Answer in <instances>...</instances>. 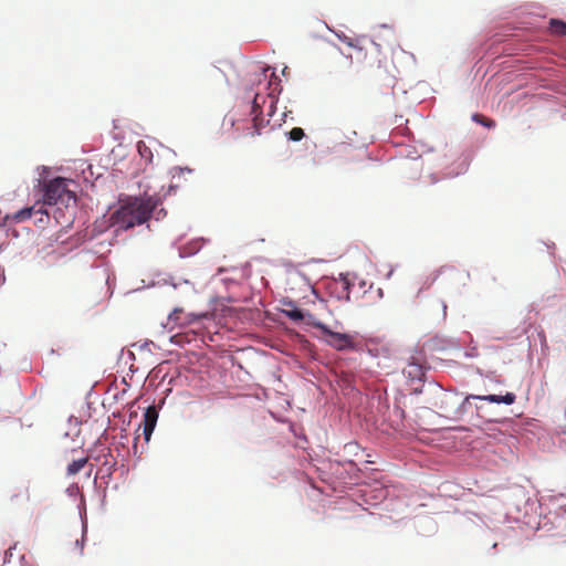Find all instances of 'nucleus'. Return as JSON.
I'll return each mask as SVG.
<instances>
[{
	"instance_id": "1",
	"label": "nucleus",
	"mask_w": 566,
	"mask_h": 566,
	"mask_svg": "<svg viewBox=\"0 0 566 566\" xmlns=\"http://www.w3.org/2000/svg\"><path fill=\"white\" fill-rule=\"evenodd\" d=\"M243 91L242 99L249 106V115L254 128L253 134L261 135L262 128L270 124V119L264 120L263 118V107L269 99L266 116L274 115L279 95L282 92L281 80L270 66L253 65L249 71V80L244 84Z\"/></svg>"
},
{
	"instance_id": "2",
	"label": "nucleus",
	"mask_w": 566,
	"mask_h": 566,
	"mask_svg": "<svg viewBox=\"0 0 566 566\" xmlns=\"http://www.w3.org/2000/svg\"><path fill=\"white\" fill-rule=\"evenodd\" d=\"M159 202V199L154 196H125L119 199L114 210L104 214L101 221H96L95 229L103 232L112 228L114 234L118 235L120 232L148 222L153 216L156 220H161L167 212L164 208L157 210Z\"/></svg>"
},
{
	"instance_id": "3",
	"label": "nucleus",
	"mask_w": 566,
	"mask_h": 566,
	"mask_svg": "<svg viewBox=\"0 0 566 566\" xmlns=\"http://www.w3.org/2000/svg\"><path fill=\"white\" fill-rule=\"evenodd\" d=\"M38 169H41L40 178L38 179V187L41 192L43 205L67 206L71 200L75 201V192L69 189V185L73 182L72 179L62 176L46 179L45 175L49 172V167L41 166Z\"/></svg>"
},
{
	"instance_id": "4",
	"label": "nucleus",
	"mask_w": 566,
	"mask_h": 566,
	"mask_svg": "<svg viewBox=\"0 0 566 566\" xmlns=\"http://www.w3.org/2000/svg\"><path fill=\"white\" fill-rule=\"evenodd\" d=\"M516 395L514 392L507 391L504 395H463V399L461 400V412L459 417V421L468 422L472 426H478V410L480 402L488 403H503L506 406H511L515 402Z\"/></svg>"
},
{
	"instance_id": "5",
	"label": "nucleus",
	"mask_w": 566,
	"mask_h": 566,
	"mask_svg": "<svg viewBox=\"0 0 566 566\" xmlns=\"http://www.w3.org/2000/svg\"><path fill=\"white\" fill-rule=\"evenodd\" d=\"M7 237L8 241L0 244V253H6L10 261L17 263L31 254L33 240L30 228H9Z\"/></svg>"
},
{
	"instance_id": "6",
	"label": "nucleus",
	"mask_w": 566,
	"mask_h": 566,
	"mask_svg": "<svg viewBox=\"0 0 566 566\" xmlns=\"http://www.w3.org/2000/svg\"><path fill=\"white\" fill-rule=\"evenodd\" d=\"M428 367L420 364L416 357H411L407 366L402 369L406 384L410 387L411 395H420L427 381Z\"/></svg>"
},
{
	"instance_id": "7",
	"label": "nucleus",
	"mask_w": 566,
	"mask_h": 566,
	"mask_svg": "<svg viewBox=\"0 0 566 566\" xmlns=\"http://www.w3.org/2000/svg\"><path fill=\"white\" fill-rule=\"evenodd\" d=\"M429 386L437 387L439 390H442L438 384L430 382ZM463 392L459 391H440L439 397V409L442 411V415L452 421H459L460 412H461V400L463 399Z\"/></svg>"
},
{
	"instance_id": "8",
	"label": "nucleus",
	"mask_w": 566,
	"mask_h": 566,
	"mask_svg": "<svg viewBox=\"0 0 566 566\" xmlns=\"http://www.w3.org/2000/svg\"><path fill=\"white\" fill-rule=\"evenodd\" d=\"M524 523L530 528L536 531L544 530L547 533L556 531V533H559L565 528L564 524L566 523V510H564L562 514L558 512H549L547 515L530 517Z\"/></svg>"
},
{
	"instance_id": "9",
	"label": "nucleus",
	"mask_w": 566,
	"mask_h": 566,
	"mask_svg": "<svg viewBox=\"0 0 566 566\" xmlns=\"http://www.w3.org/2000/svg\"><path fill=\"white\" fill-rule=\"evenodd\" d=\"M471 163V154L467 151L444 154V160L440 166L444 169L443 178H454L468 171Z\"/></svg>"
},
{
	"instance_id": "10",
	"label": "nucleus",
	"mask_w": 566,
	"mask_h": 566,
	"mask_svg": "<svg viewBox=\"0 0 566 566\" xmlns=\"http://www.w3.org/2000/svg\"><path fill=\"white\" fill-rule=\"evenodd\" d=\"M318 338L338 352L355 350L357 348L353 335L333 331L329 326H322V335Z\"/></svg>"
},
{
	"instance_id": "11",
	"label": "nucleus",
	"mask_w": 566,
	"mask_h": 566,
	"mask_svg": "<svg viewBox=\"0 0 566 566\" xmlns=\"http://www.w3.org/2000/svg\"><path fill=\"white\" fill-rule=\"evenodd\" d=\"M357 279L356 274L349 272L339 273L338 277H333L327 283V289L332 296L338 301H350V292L354 286V280Z\"/></svg>"
},
{
	"instance_id": "12",
	"label": "nucleus",
	"mask_w": 566,
	"mask_h": 566,
	"mask_svg": "<svg viewBox=\"0 0 566 566\" xmlns=\"http://www.w3.org/2000/svg\"><path fill=\"white\" fill-rule=\"evenodd\" d=\"M170 391H171V389L168 388L166 390V396L159 401L158 405L151 403L145 409V411L143 413V436H144L145 442L150 441L151 434H153V432L156 428L157 421H158L159 411L163 408V406L165 405L166 397L169 395Z\"/></svg>"
},
{
	"instance_id": "13",
	"label": "nucleus",
	"mask_w": 566,
	"mask_h": 566,
	"mask_svg": "<svg viewBox=\"0 0 566 566\" xmlns=\"http://www.w3.org/2000/svg\"><path fill=\"white\" fill-rule=\"evenodd\" d=\"M429 347L432 350L441 352L451 348H460V343L453 337L436 335L429 339Z\"/></svg>"
},
{
	"instance_id": "14",
	"label": "nucleus",
	"mask_w": 566,
	"mask_h": 566,
	"mask_svg": "<svg viewBox=\"0 0 566 566\" xmlns=\"http://www.w3.org/2000/svg\"><path fill=\"white\" fill-rule=\"evenodd\" d=\"M205 243L203 238H198L190 241L188 244L179 248V258L185 259L198 253Z\"/></svg>"
},
{
	"instance_id": "15",
	"label": "nucleus",
	"mask_w": 566,
	"mask_h": 566,
	"mask_svg": "<svg viewBox=\"0 0 566 566\" xmlns=\"http://www.w3.org/2000/svg\"><path fill=\"white\" fill-rule=\"evenodd\" d=\"M289 305V308L282 311V313L293 322H302L304 319L305 313L307 310L298 307L294 302L289 301L285 302Z\"/></svg>"
},
{
	"instance_id": "16",
	"label": "nucleus",
	"mask_w": 566,
	"mask_h": 566,
	"mask_svg": "<svg viewBox=\"0 0 566 566\" xmlns=\"http://www.w3.org/2000/svg\"><path fill=\"white\" fill-rule=\"evenodd\" d=\"M497 420L494 418V410L492 407L485 405V402H480L478 410V427L482 422H496Z\"/></svg>"
},
{
	"instance_id": "17",
	"label": "nucleus",
	"mask_w": 566,
	"mask_h": 566,
	"mask_svg": "<svg viewBox=\"0 0 566 566\" xmlns=\"http://www.w3.org/2000/svg\"><path fill=\"white\" fill-rule=\"evenodd\" d=\"M39 212H41V208L35 209V206L24 207V208L20 209L19 211H17L12 216V219L18 223H21L28 219H32L33 217H36Z\"/></svg>"
},
{
	"instance_id": "18",
	"label": "nucleus",
	"mask_w": 566,
	"mask_h": 566,
	"mask_svg": "<svg viewBox=\"0 0 566 566\" xmlns=\"http://www.w3.org/2000/svg\"><path fill=\"white\" fill-rule=\"evenodd\" d=\"M80 509V517L82 523V536L80 539H76L75 546L80 548V555H83V548L86 541V533H87V520H86V512L85 507L78 506Z\"/></svg>"
},
{
	"instance_id": "19",
	"label": "nucleus",
	"mask_w": 566,
	"mask_h": 566,
	"mask_svg": "<svg viewBox=\"0 0 566 566\" xmlns=\"http://www.w3.org/2000/svg\"><path fill=\"white\" fill-rule=\"evenodd\" d=\"M549 30L554 35L566 36V22L560 19H551Z\"/></svg>"
},
{
	"instance_id": "20",
	"label": "nucleus",
	"mask_w": 566,
	"mask_h": 566,
	"mask_svg": "<svg viewBox=\"0 0 566 566\" xmlns=\"http://www.w3.org/2000/svg\"><path fill=\"white\" fill-rule=\"evenodd\" d=\"M86 463H87L86 458H80V459L73 460L71 463H69V465L66 468L67 475H74V474L78 473L85 467Z\"/></svg>"
},
{
	"instance_id": "21",
	"label": "nucleus",
	"mask_w": 566,
	"mask_h": 566,
	"mask_svg": "<svg viewBox=\"0 0 566 566\" xmlns=\"http://www.w3.org/2000/svg\"><path fill=\"white\" fill-rule=\"evenodd\" d=\"M302 323H304L307 326L317 328L321 333H322V326H328L327 324L317 319L316 316L313 315L310 311H306L304 319H302Z\"/></svg>"
},
{
	"instance_id": "22",
	"label": "nucleus",
	"mask_w": 566,
	"mask_h": 566,
	"mask_svg": "<svg viewBox=\"0 0 566 566\" xmlns=\"http://www.w3.org/2000/svg\"><path fill=\"white\" fill-rule=\"evenodd\" d=\"M471 119L474 123L480 124L481 126H483V127H485L488 129H492V128H494L496 126L495 120H493L491 118H488V117H484L483 115H481L479 113L472 114Z\"/></svg>"
},
{
	"instance_id": "23",
	"label": "nucleus",
	"mask_w": 566,
	"mask_h": 566,
	"mask_svg": "<svg viewBox=\"0 0 566 566\" xmlns=\"http://www.w3.org/2000/svg\"><path fill=\"white\" fill-rule=\"evenodd\" d=\"M137 151L139 156L146 161L151 163L153 160V151L151 149L146 145L145 142L139 140L136 145Z\"/></svg>"
},
{
	"instance_id": "24",
	"label": "nucleus",
	"mask_w": 566,
	"mask_h": 566,
	"mask_svg": "<svg viewBox=\"0 0 566 566\" xmlns=\"http://www.w3.org/2000/svg\"><path fill=\"white\" fill-rule=\"evenodd\" d=\"M343 134L338 130H333L331 132V140L332 142H335V146L333 147L334 150H336L337 147H346V146H349L350 143L348 140H350L349 137H345V139L342 138Z\"/></svg>"
},
{
	"instance_id": "25",
	"label": "nucleus",
	"mask_w": 566,
	"mask_h": 566,
	"mask_svg": "<svg viewBox=\"0 0 566 566\" xmlns=\"http://www.w3.org/2000/svg\"><path fill=\"white\" fill-rule=\"evenodd\" d=\"M332 469H334L335 467H344L345 468V471L349 474H353L354 472H356L358 470L357 468V464L353 461V460H344V461H335L333 462L332 464Z\"/></svg>"
},
{
	"instance_id": "26",
	"label": "nucleus",
	"mask_w": 566,
	"mask_h": 566,
	"mask_svg": "<svg viewBox=\"0 0 566 566\" xmlns=\"http://www.w3.org/2000/svg\"><path fill=\"white\" fill-rule=\"evenodd\" d=\"M285 136L291 142H300L305 137V132L301 127H294L285 133Z\"/></svg>"
},
{
	"instance_id": "27",
	"label": "nucleus",
	"mask_w": 566,
	"mask_h": 566,
	"mask_svg": "<svg viewBox=\"0 0 566 566\" xmlns=\"http://www.w3.org/2000/svg\"><path fill=\"white\" fill-rule=\"evenodd\" d=\"M185 172L192 174L193 169L188 167V166H185V167L174 166L169 170V175L171 176L172 180L177 179V178H180Z\"/></svg>"
},
{
	"instance_id": "28",
	"label": "nucleus",
	"mask_w": 566,
	"mask_h": 566,
	"mask_svg": "<svg viewBox=\"0 0 566 566\" xmlns=\"http://www.w3.org/2000/svg\"><path fill=\"white\" fill-rule=\"evenodd\" d=\"M360 447L357 442H348L344 446V452L346 454H354L356 455Z\"/></svg>"
},
{
	"instance_id": "29",
	"label": "nucleus",
	"mask_w": 566,
	"mask_h": 566,
	"mask_svg": "<svg viewBox=\"0 0 566 566\" xmlns=\"http://www.w3.org/2000/svg\"><path fill=\"white\" fill-rule=\"evenodd\" d=\"M32 219H34V223L38 224V223H44L45 221L49 220V213L48 211H43L41 209V212L38 213L36 217H33Z\"/></svg>"
},
{
	"instance_id": "30",
	"label": "nucleus",
	"mask_w": 566,
	"mask_h": 566,
	"mask_svg": "<svg viewBox=\"0 0 566 566\" xmlns=\"http://www.w3.org/2000/svg\"><path fill=\"white\" fill-rule=\"evenodd\" d=\"M439 276V271L434 272L432 275L428 276L423 283V286L420 289V292L423 290V289H427L429 287L431 284H433L436 282V280L438 279Z\"/></svg>"
},
{
	"instance_id": "31",
	"label": "nucleus",
	"mask_w": 566,
	"mask_h": 566,
	"mask_svg": "<svg viewBox=\"0 0 566 566\" xmlns=\"http://www.w3.org/2000/svg\"><path fill=\"white\" fill-rule=\"evenodd\" d=\"M180 314H181V311L175 310L172 313L169 314L168 319L175 322L176 324H181L179 322Z\"/></svg>"
},
{
	"instance_id": "32",
	"label": "nucleus",
	"mask_w": 566,
	"mask_h": 566,
	"mask_svg": "<svg viewBox=\"0 0 566 566\" xmlns=\"http://www.w3.org/2000/svg\"><path fill=\"white\" fill-rule=\"evenodd\" d=\"M15 548V546H11L9 547L6 552H4V556H3V564H7V563H10L11 558H12V551Z\"/></svg>"
},
{
	"instance_id": "33",
	"label": "nucleus",
	"mask_w": 566,
	"mask_h": 566,
	"mask_svg": "<svg viewBox=\"0 0 566 566\" xmlns=\"http://www.w3.org/2000/svg\"><path fill=\"white\" fill-rule=\"evenodd\" d=\"M478 355H479V352H478V348L475 346L471 347L470 349H468L464 353V356L467 358H474V357H478Z\"/></svg>"
},
{
	"instance_id": "34",
	"label": "nucleus",
	"mask_w": 566,
	"mask_h": 566,
	"mask_svg": "<svg viewBox=\"0 0 566 566\" xmlns=\"http://www.w3.org/2000/svg\"><path fill=\"white\" fill-rule=\"evenodd\" d=\"M293 434L295 436V438H297L298 440H302L304 442H307V438L304 433H298L294 428L291 429Z\"/></svg>"
},
{
	"instance_id": "35",
	"label": "nucleus",
	"mask_w": 566,
	"mask_h": 566,
	"mask_svg": "<svg viewBox=\"0 0 566 566\" xmlns=\"http://www.w3.org/2000/svg\"><path fill=\"white\" fill-rule=\"evenodd\" d=\"M429 178H430V184L431 185H433V184H436V182H438L440 180L439 177L436 174H430Z\"/></svg>"
},
{
	"instance_id": "36",
	"label": "nucleus",
	"mask_w": 566,
	"mask_h": 566,
	"mask_svg": "<svg viewBox=\"0 0 566 566\" xmlns=\"http://www.w3.org/2000/svg\"><path fill=\"white\" fill-rule=\"evenodd\" d=\"M6 282L4 270L0 266V286Z\"/></svg>"
},
{
	"instance_id": "37",
	"label": "nucleus",
	"mask_w": 566,
	"mask_h": 566,
	"mask_svg": "<svg viewBox=\"0 0 566 566\" xmlns=\"http://www.w3.org/2000/svg\"><path fill=\"white\" fill-rule=\"evenodd\" d=\"M497 543H493L490 551L488 552L489 555H494L496 553Z\"/></svg>"
},
{
	"instance_id": "38",
	"label": "nucleus",
	"mask_w": 566,
	"mask_h": 566,
	"mask_svg": "<svg viewBox=\"0 0 566 566\" xmlns=\"http://www.w3.org/2000/svg\"><path fill=\"white\" fill-rule=\"evenodd\" d=\"M149 345H154L153 342H145L143 345H140V349L147 348Z\"/></svg>"
},
{
	"instance_id": "39",
	"label": "nucleus",
	"mask_w": 566,
	"mask_h": 566,
	"mask_svg": "<svg viewBox=\"0 0 566 566\" xmlns=\"http://www.w3.org/2000/svg\"><path fill=\"white\" fill-rule=\"evenodd\" d=\"M394 271H395V270H394V268H391V269L389 270V272L386 274V279H387V280H389V279L392 276Z\"/></svg>"
},
{
	"instance_id": "40",
	"label": "nucleus",
	"mask_w": 566,
	"mask_h": 566,
	"mask_svg": "<svg viewBox=\"0 0 566 566\" xmlns=\"http://www.w3.org/2000/svg\"><path fill=\"white\" fill-rule=\"evenodd\" d=\"M213 69H214L216 71H218V72H219V73H220V74H221V75H222V76L228 81V78H227V76H226V74H224V72H223V71H221V70H220L219 67H217V66H213Z\"/></svg>"
},
{
	"instance_id": "41",
	"label": "nucleus",
	"mask_w": 566,
	"mask_h": 566,
	"mask_svg": "<svg viewBox=\"0 0 566 566\" xmlns=\"http://www.w3.org/2000/svg\"><path fill=\"white\" fill-rule=\"evenodd\" d=\"M319 262H324V260H322V259H311L308 261V263H319Z\"/></svg>"
},
{
	"instance_id": "42",
	"label": "nucleus",
	"mask_w": 566,
	"mask_h": 566,
	"mask_svg": "<svg viewBox=\"0 0 566 566\" xmlns=\"http://www.w3.org/2000/svg\"><path fill=\"white\" fill-rule=\"evenodd\" d=\"M365 286H366V282L361 280L359 282V287L364 291V293L366 292Z\"/></svg>"
},
{
	"instance_id": "43",
	"label": "nucleus",
	"mask_w": 566,
	"mask_h": 566,
	"mask_svg": "<svg viewBox=\"0 0 566 566\" xmlns=\"http://www.w3.org/2000/svg\"><path fill=\"white\" fill-rule=\"evenodd\" d=\"M284 266H285L287 270H290V269H291V268H293L294 265H293V263H292L291 261H289V262H286V263L284 264Z\"/></svg>"
},
{
	"instance_id": "44",
	"label": "nucleus",
	"mask_w": 566,
	"mask_h": 566,
	"mask_svg": "<svg viewBox=\"0 0 566 566\" xmlns=\"http://www.w3.org/2000/svg\"><path fill=\"white\" fill-rule=\"evenodd\" d=\"M442 308H443V315L446 316V314H447V304L444 302L442 303Z\"/></svg>"
},
{
	"instance_id": "45",
	"label": "nucleus",
	"mask_w": 566,
	"mask_h": 566,
	"mask_svg": "<svg viewBox=\"0 0 566 566\" xmlns=\"http://www.w3.org/2000/svg\"><path fill=\"white\" fill-rule=\"evenodd\" d=\"M297 274H298L301 277H303L304 280H306V275H305L304 273H302V272H300V271H298V272H297Z\"/></svg>"
},
{
	"instance_id": "46",
	"label": "nucleus",
	"mask_w": 566,
	"mask_h": 566,
	"mask_svg": "<svg viewBox=\"0 0 566 566\" xmlns=\"http://www.w3.org/2000/svg\"><path fill=\"white\" fill-rule=\"evenodd\" d=\"M380 28L390 29V27L388 24H380Z\"/></svg>"
},
{
	"instance_id": "47",
	"label": "nucleus",
	"mask_w": 566,
	"mask_h": 566,
	"mask_svg": "<svg viewBox=\"0 0 566 566\" xmlns=\"http://www.w3.org/2000/svg\"><path fill=\"white\" fill-rule=\"evenodd\" d=\"M397 412H399L401 416L403 415V410H401L400 408H396Z\"/></svg>"
},
{
	"instance_id": "48",
	"label": "nucleus",
	"mask_w": 566,
	"mask_h": 566,
	"mask_svg": "<svg viewBox=\"0 0 566 566\" xmlns=\"http://www.w3.org/2000/svg\"><path fill=\"white\" fill-rule=\"evenodd\" d=\"M178 185H170V190L176 189Z\"/></svg>"
},
{
	"instance_id": "49",
	"label": "nucleus",
	"mask_w": 566,
	"mask_h": 566,
	"mask_svg": "<svg viewBox=\"0 0 566 566\" xmlns=\"http://www.w3.org/2000/svg\"><path fill=\"white\" fill-rule=\"evenodd\" d=\"M494 371H491V375L488 376L489 379H493Z\"/></svg>"
},
{
	"instance_id": "50",
	"label": "nucleus",
	"mask_w": 566,
	"mask_h": 566,
	"mask_svg": "<svg viewBox=\"0 0 566 566\" xmlns=\"http://www.w3.org/2000/svg\"><path fill=\"white\" fill-rule=\"evenodd\" d=\"M282 116H283V118H282V120H283V119L287 116V113H286V112H284V113L282 114Z\"/></svg>"
},
{
	"instance_id": "51",
	"label": "nucleus",
	"mask_w": 566,
	"mask_h": 566,
	"mask_svg": "<svg viewBox=\"0 0 566 566\" xmlns=\"http://www.w3.org/2000/svg\"><path fill=\"white\" fill-rule=\"evenodd\" d=\"M275 126L280 127L281 126V122L273 124V127H275Z\"/></svg>"
},
{
	"instance_id": "52",
	"label": "nucleus",
	"mask_w": 566,
	"mask_h": 566,
	"mask_svg": "<svg viewBox=\"0 0 566 566\" xmlns=\"http://www.w3.org/2000/svg\"><path fill=\"white\" fill-rule=\"evenodd\" d=\"M378 295L382 296V290L381 289L378 290Z\"/></svg>"
},
{
	"instance_id": "53",
	"label": "nucleus",
	"mask_w": 566,
	"mask_h": 566,
	"mask_svg": "<svg viewBox=\"0 0 566 566\" xmlns=\"http://www.w3.org/2000/svg\"><path fill=\"white\" fill-rule=\"evenodd\" d=\"M563 433L566 434V429L563 430Z\"/></svg>"
}]
</instances>
